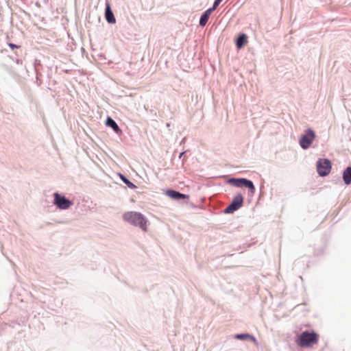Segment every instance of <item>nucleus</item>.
Listing matches in <instances>:
<instances>
[{
    "mask_svg": "<svg viewBox=\"0 0 351 351\" xmlns=\"http://www.w3.org/2000/svg\"><path fill=\"white\" fill-rule=\"evenodd\" d=\"M319 337L314 330H304L296 336L295 343L302 348H311L318 342Z\"/></svg>",
    "mask_w": 351,
    "mask_h": 351,
    "instance_id": "obj_1",
    "label": "nucleus"
},
{
    "mask_svg": "<svg viewBox=\"0 0 351 351\" xmlns=\"http://www.w3.org/2000/svg\"><path fill=\"white\" fill-rule=\"evenodd\" d=\"M123 218L124 221L139 227L142 230H147L148 220L142 213L135 211L127 212L123 214Z\"/></svg>",
    "mask_w": 351,
    "mask_h": 351,
    "instance_id": "obj_2",
    "label": "nucleus"
},
{
    "mask_svg": "<svg viewBox=\"0 0 351 351\" xmlns=\"http://www.w3.org/2000/svg\"><path fill=\"white\" fill-rule=\"evenodd\" d=\"M228 184L238 188H246L248 193L253 195L256 192V188L251 180L245 178H230L227 181Z\"/></svg>",
    "mask_w": 351,
    "mask_h": 351,
    "instance_id": "obj_3",
    "label": "nucleus"
},
{
    "mask_svg": "<svg viewBox=\"0 0 351 351\" xmlns=\"http://www.w3.org/2000/svg\"><path fill=\"white\" fill-rule=\"evenodd\" d=\"M315 138V132L312 128H308L301 135L299 139V145L303 149H307L311 146Z\"/></svg>",
    "mask_w": 351,
    "mask_h": 351,
    "instance_id": "obj_4",
    "label": "nucleus"
},
{
    "mask_svg": "<svg viewBox=\"0 0 351 351\" xmlns=\"http://www.w3.org/2000/svg\"><path fill=\"white\" fill-rule=\"evenodd\" d=\"M244 197L241 193H237L232 198L230 203L223 210L224 214H231L238 210L243 206Z\"/></svg>",
    "mask_w": 351,
    "mask_h": 351,
    "instance_id": "obj_5",
    "label": "nucleus"
},
{
    "mask_svg": "<svg viewBox=\"0 0 351 351\" xmlns=\"http://www.w3.org/2000/svg\"><path fill=\"white\" fill-rule=\"evenodd\" d=\"M53 195V203L60 210H66L73 204V202L63 194L55 192Z\"/></svg>",
    "mask_w": 351,
    "mask_h": 351,
    "instance_id": "obj_6",
    "label": "nucleus"
},
{
    "mask_svg": "<svg viewBox=\"0 0 351 351\" xmlns=\"http://www.w3.org/2000/svg\"><path fill=\"white\" fill-rule=\"evenodd\" d=\"M317 172L321 177L328 176L332 169L331 161L328 158H319L316 162Z\"/></svg>",
    "mask_w": 351,
    "mask_h": 351,
    "instance_id": "obj_7",
    "label": "nucleus"
},
{
    "mask_svg": "<svg viewBox=\"0 0 351 351\" xmlns=\"http://www.w3.org/2000/svg\"><path fill=\"white\" fill-rule=\"evenodd\" d=\"M165 194L172 199L174 200H188L189 199V195L182 193L178 191H176L172 189H167L165 191Z\"/></svg>",
    "mask_w": 351,
    "mask_h": 351,
    "instance_id": "obj_8",
    "label": "nucleus"
},
{
    "mask_svg": "<svg viewBox=\"0 0 351 351\" xmlns=\"http://www.w3.org/2000/svg\"><path fill=\"white\" fill-rule=\"evenodd\" d=\"M106 125L112 129L114 133L118 135L122 134L123 132L117 122L110 116H108L106 120Z\"/></svg>",
    "mask_w": 351,
    "mask_h": 351,
    "instance_id": "obj_9",
    "label": "nucleus"
},
{
    "mask_svg": "<svg viewBox=\"0 0 351 351\" xmlns=\"http://www.w3.org/2000/svg\"><path fill=\"white\" fill-rule=\"evenodd\" d=\"M247 43V36L245 33H240L235 39V45L238 49H241Z\"/></svg>",
    "mask_w": 351,
    "mask_h": 351,
    "instance_id": "obj_10",
    "label": "nucleus"
},
{
    "mask_svg": "<svg viewBox=\"0 0 351 351\" xmlns=\"http://www.w3.org/2000/svg\"><path fill=\"white\" fill-rule=\"evenodd\" d=\"M234 338L235 339L241 340V341H251L252 342H256V337L247 332H243V333H238L234 335Z\"/></svg>",
    "mask_w": 351,
    "mask_h": 351,
    "instance_id": "obj_11",
    "label": "nucleus"
},
{
    "mask_svg": "<svg viewBox=\"0 0 351 351\" xmlns=\"http://www.w3.org/2000/svg\"><path fill=\"white\" fill-rule=\"evenodd\" d=\"M105 18L106 22H116V19L109 3H106L105 8Z\"/></svg>",
    "mask_w": 351,
    "mask_h": 351,
    "instance_id": "obj_12",
    "label": "nucleus"
},
{
    "mask_svg": "<svg viewBox=\"0 0 351 351\" xmlns=\"http://www.w3.org/2000/svg\"><path fill=\"white\" fill-rule=\"evenodd\" d=\"M342 178L345 184L349 185L351 184V166L347 167L343 171Z\"/></svg>",
    "mask_w": 351,
    "mask_h": 351,
    "instance_id": "obj_13",
    "label": "nucleus"
},
{
    "mask_svg": "<svg viewBox=\"0 0 351 351\" xmlns=\"http://www.w3.org/2000/svg\"><path fill=\"white\" fill-rule=\"evenodd\" d=\"M119 176L121 179V180L129 188V189H135L137 188V186L132 182H131L128 178L125 176L124 174L123 173H119Z\"/></svg>",
    "mask_w": 351,
    "mask_h": 351,
    "instance_id": "obj_14",
    "label": "nucleus"
},
{
    "mask_svg": "<svg viewBox=\"0 0 351 351\" xmlns=\"http://www.w3.org/2000/svg\"><path fill=\"white\" fill-rule=\"evenodd\" d=\"M213 11L214 10H213L211 8H209L208 9L205 10L199 18V22H208L210 16L211 15Z\"/></svg>",
    "mask_w": 351,
    "mask_h": 351,
    "instance_id": "obj_15",
    "label": "nucleus"
},
{
    "mask_svg": "<svg viewBox=\"0 0 351 351\" xmlns=\"http://www.w3.org/2000/svg\"><path fill=\"white\" fill-rule=\"evenodd\" d=\"M232 16V14L230 13V11H228L221 19V20L219 22H222L223 21H230L231 19L230 16Z\"/></svg>",
    "mask_w": 351,
    "mask_h": 351,
    "instance_id": "obj_16",
    "label": "nucleus"
},
{
    "mask_svg": "<svg viewBox=\"0 0 351 351\" xmlns=\"http://www.w3.org/2000/svg\"><path fill=\"white\" fill-rule=\"evenodd\" d=\"M223 0H215L212 7H210L213 10H215L219 5L222 2Z\"/></svg>",
    "mask_w": 351,
    "mask_h": 351,
    "instance_id": "obj_17",
    "label": "nucleus"
},
{
    "mask_svg": "<svg viewBox=\"0 0 351 351\" xmlns=\"http://www.w3.org/2000/svg\"><path fill=\"white\" fill-rule=\"evenodd\" d=\"M8 45L11 48L12 50H14V49H18L20 47L19 45L14 44L12 43H8Z\"/></svg>",
    "mask_w": 351,
    "mask_h": 351,
    "instance_id": "obj_18",
    "label": "nucleus"
},
{
    "mask_svg": "<svg viewBox=\"0 0 351 351\" xmlns=\"http://www.w3.org/2000/svg\"><path fill=\"white\" fill-rule=\"evenodd\" d=\"M185 154V152H182L179 154V158H181Z\"/></svg>",
    "mask_w": 351,
    "mask_h": 351,
    "instance_id": "obj_19",
    "label": "nucleus"
},
{
    "mask_svg": "<svg viewBox=\"0 0 351 351\" xmlns=\"http://www.w3.org/2000/svg\"><path fill=\"white\" fill-rule=\"evenodd\" d=\"M197 19V14L193 15V19H192V20H193V21H196Z\"/></svg>",
    "mask_w": 351,
    "mask_h": 351,
    "instance_id": "obj_20",
    "label": "nucleus"
},
{
    "mask_svg": "<svg viewBox=\"0 0 351 351\" xmlns=\"http://www.w3.org/2000/svg\"><path fill=\"white\" fill-rule=\"evenodd\" d=\"M207 23H199V25L202 27H204Z\"/></svg>",
    "mask_w": 351,
    "mask_h": 351,
    "instance_id": "obj_21",
    "label": "nucleus"
},
{
    "mask_svg": "<svg viewBox=\"0 0 351 351\" xmlns=\"http://www.w3.org/2000/svg\"><path fill=\"white\" fill-rule=\"evenodd\" d=\"M97 20L98 21V22H100V16H97Z\"/></svg>",
    "mask_w": 351,
    "mask_h": 351,
    "instance_id": "obj_22",
    "label": "nucleus"
},
{
    "mask_svg": "<svg viewBox=\"0 0 351 351\" xmlns=\"http://www.w3.org/2000/svg\"><path fill=\"white\" fill-rule=\"evenodd\" d=\"M166 125H167V127H169L170 126V123H167Z\"/></svg>",
    "mask_w": 351,
    "mask_h": 351,
    "instance_id": "obj_23",
    "label": "nucleus"
},
{
    "mask_svg": "<svg viewBox=\"0 0 351 351\" xmlns=\"http://www.w3.org/2000/svg\"><path fill=\"white\" fill-rule=\"evenodd\" d=\"M91 14H89V19H90Z\"/></svg>",
    "mask_w": 351,
    "mask_h": 351,
    "instance_id": "obj_24",
    "label": "nucleus"
}]
</instances>
